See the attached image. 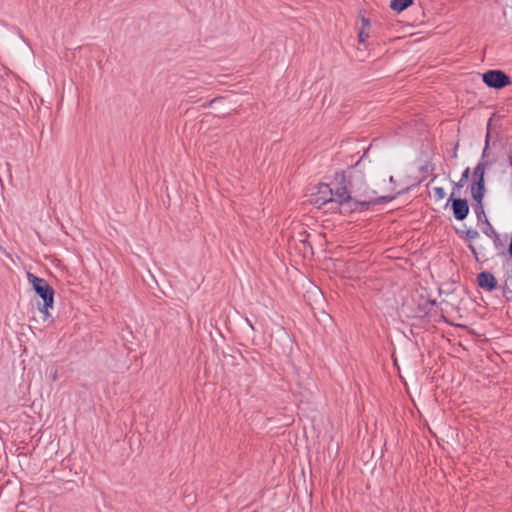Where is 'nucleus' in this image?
<instances>
[{"instance_id": "2", "label": "nucleus", "mask_w": 512, "mask_h": 512, "mask_svg": "<svg viewBox=\"0 0 512 512\" xmlns=\"http://www.w3.org/2000/svg\"><path fill=\"white\" fill-rule=\"evenodd\" d=\"M332 209H338L340 213L347 214L355 210L349 183L344 177L335 179L330 184Z\"/></svg>"}, {"instance_id": "8", "label": "nucleus", "mask_w": 512, "mask_h": 512, "mask_svg": "<svg viewBox=\"0 0 512 512\" xmlns=\"http://www.w3.org/2000/svg\"><path fill=\"white\" fill-rule=\"evenodd\" d=\"M454 217L457 220H463L469 213V206L465 199H454L452 202Z\"/></svg>"}, {"instance_id": "1", "label": "nucleus", "mask_w": 512, "mask_h": 512, "mask_svg": "<svg viewBox=\"0 0 512 512\" xmlns=\"http://www.w3.org/2000/svg\"><path fill=\"white\" fill-rule=\"evenodd\" d=\"M349 186L355 210L378 202L376 192L368 187L360 171L355 170L351 174Z\"/></svg>"}, {"instance_id": "3", "label": "nucleus", "mask_w": 512, "mask_h": 512, "mask_svg": "<svg viewBox=\"0 0 512 512\" xmlns=\"http://www.w3.org/2000/svg\"><path fill=\"white\" fill-rule=\"evenodd\" d=\"M27 280L43 300V306L39 308V311L43 314V320L46 321L51 318L49 309H52L54 305V290L45 279L30 272L27 273Z\"/></svg>"}, {"instance_id": "13", "label": "nucleus", "mask_w": 512, "mask_h": 512, "mask_svg": "<svg viewBox=\"0 0 512 512\" xmlns=\"http://www.w3.org/2000/svg\"><path fill=\"white\" fill-rule=\"evenodd\" d=\"M362 24H363V27H362L361 31L359 32V34H358V38H359V42L364 44L365 41L367 40V38L369 37V34L366 31V28L369 27V22H368L367 19L362 18Z\"/></svg>"}, {"instance_id": "7", "label": "nucleus", "mask_w": 512, "mask_h": 512, "mask_svg": "<svg viewBox=\"0 0 512 512\" xmlns=\"http://www.w3.org/2000/svg\"><path fill=\"white\" fill-rule=\"evenodd\" d=\"M477 282L480 288L489 292L497 286V280L490 272H481L477 277Z\"/></svg>"}, {"instance_id": "14", "label": "nucleus", "mask_w": 512, "mask_h": 512, "mask_svg": "<svg viewBox=\"0 0 512 512\" xmlns=\"http://www.w3.org/2000/svg\"><path fill=\"white\" fill-rule=\"evenodd\" d=\"M484 227L482 228L483 233L488 236L490 239L493 238L494 235L498 234V232L494 229V227L491 225L489 220L485 218Z\"/></svg>"}, {"instance_id": "15", "label": "nucleus", "mask_w": 512, "mask_h": 512, "mask_svg": "<svg viewBox=\"0 0 512 512\" xmlns=\"http://www.w3.org/2000/svg\"><path fill=\"white\" fill-rule=\"evenodd\" d=\"M469 175H470V168H469V167H467V168L463 171V173H462V175H461V178H460V180L457 182L456 186H457L458 188H462V187L465 185V183L467 182V180H468V178H469Z\"/></svg>"}, {"instance_id": "9", "label": "nucleus", "mask_w": 512, "mask_h": 512, "mask_svg": "<svg viewBox=\"0 0 512 512\" xmlns=\"http://www.w3.org/2000/svg\"><path fill=\"white\" fill-rule=\"evenodd\" d=\"M494 248L496 250V254L498 256L505 255V247L508 241V236L506 234H496L492 238Z\"/></svg>"}, {"instance_id": "17", "label": "nucleus", "mask_w": 512, "mask_h": 512, "mask_svg": "<svg viewBox=\"0 0 512 512\" xmlns=\"http://www.w3.org/2000/svg\"><path fill=\"white\" fill-rule=\"evenodd\" d=\"M433 195L437 200H442L445 197L446 193H445L444 188L435 187V188H433Z\"/></svg>"}, {"instance_id": "12", "label": "nucleus", "mask_w": 512, "mask_h": 512, "mask_svg": "<svg viewBox=\"0 0 512 512\" xmlns=\"http://www.w3.org/2000/svg\"><path fill=\"white\" fill-rule=\"evenodd\" d=\"M474 201L476 202V206L474 208V211H475V214L477 216V219H478L479 222L485 223V218H487V216L485 214L484 207H483V204H482L483 200H474Z\"/></svg>"}, {"instance_id": "16", "label": "nucleus", "mask_w": 512, "mask_h": 512, "mask_svg": "<svg viewBox=\"0 0 512 512\" xmlns=\"http://www.w3.org/2000/svg\"><path fill=\"white\" fill-rule=\"evenodd\" d=\"M489 141H490V133L488 131L487 135H486V139H485V146H484V149L482 151V155H481V160L480 161H488L487 160V156H488Z\"/></svg>"}, {"instance_id": "18", "label": "nucleus", "mask_w": 512, "mask_h": 512, "mask_svg": "<svg viewBox=\"0 0 512 512\" xmlns=\"http://www.w3.org/2000/svg\"><path fill=\"white\" fill-rule=\"evenodd\" d=\"M478 236H479V233H478L476 230H468V231L466 232V237H467L469 240H474V239H476Z\"/></svg>"}, {"instance_id": "6", "label": "nucleus", "mask_w": 512, "mask_h": 512, "mask_svg": "<svg viewBox=\"0 0 512 512\" xmlns=\"http://www.w3.org/2000/svg\"><path fill=\"white\" fill-rule=\"evenodd\" d=\"M316 193L311 195L310 202L321 208L324 205L330 204L332 209V197H331V189L330 184H318Z\"/></svg>"}, {"instance_id": "10", "label": "nucleus", "mask_w": 512, "mask_h": 512, "mask_svg": "<svg viewBox=\"0 0 512 512\" xmlns=\"http://www.w3.org/2000/svg\"><path fill=\"white\" fill-rule=\"evenodd\" d=\"M469 249L475 256L477 261H484V260L488 259V253L483 246H481V245L475 246V245L470 244Z\"/></svg>"}, {"instance_id": "5", "label": "nucleus", "mask_w": 512, "mask_h": 512, "mask_svg": "<svg viewBox=\"0 0 512 512\" xmlns=\"http://www.w3.org/2000/svg\"><path fill=\"white\" fill-rule=\"evenodd\" d=\"M483 82L492 88H503L510 83L509 77L500 70H490L483 74Z\"/></svg>"}, {"instance_id": "19", "label": "nucleus", "mask_w": 512, "mask_h": 512, "mask_svg": "<svg viewBox=\"0 0 512 512\" xmlns=\"http://www.w3.org/2000/svg\"><path fill=\"white\" fill-rule=\"evenodd\" d=\"M52 377H53V380H56V378H57L56 373L52 374Z\"/></svg>"}, {"instance_id": "11", "label": "nucleus", "mask_w": 512, "mask_h": 512, "mask_svg": "<svg viewBox=\"0 0 512 512\" xmlns=\"http://www.w3.org/2000/svg\"><path fill=\"white\" fill-rule=\"evenodd\" d=\"M413 3V0H392L390 7L398 12L403 11Z\"/></svg>"}, {"instance_id": "4", "label": "nucleus", "mask_w": 512, "mask_h": 512, "mask_svg": "<svg viewBox=\"0 0 512 512\" xmlns=\"http://www.w3.org/2000/svg\"><path fill=\"white\" fill-rule=\"evenodd\" d=\"M489 166L488 161H479L473 172L471 195L474 200H483L485 195V171Z\"/></svg>"}]
</instances>
